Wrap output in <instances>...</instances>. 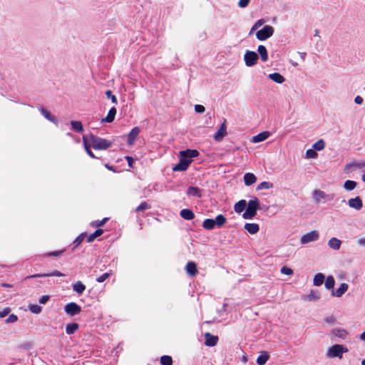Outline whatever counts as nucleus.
Here are the masks:
<instances>
[{"mask_svg": "<svg viewBox=\"0 0 365 365\" xmlns=\"http://www.w3.org/2000/svg\"><path fill=\"white\" fill-rule=\"evenodd\" d=\"M106 96L108 98L110 99L112 103L114 104L118 103V100L115 96H114L111 91L108 90L106 92Z\"/></svg>", "mask_w": 365, "mask_h": 365, "instance_id": "nucleus-48", "label": "nucleus"}, {"mask_svg": "<svg viewBox=\"0 0 365 365\" xmlns=\"http://www.w3.org/2000/svg\"><path fill=\"white\" fill-rule=\"evenodd\" d=\"M160 364L162 365H172L173 364V359L171 356L164 355L161 356L160 358Z\"/></svg>", "mask_w": 365, "mask_h": 365, "instance_id": "nucleus-42", "label": "nucleus"}, {"mask_svg": "<svg viewBox=\"0 0 365 365\" xmlns=\"http://www.w3.org/2000/svg\"><path fill=\"white\" fill-rule=\"evenodd\" d=\"M269 136V133L268 131H264L257 134V135L253 136L252 142L255 143L262 142L267 139Z\"/></svg>", "mask_w": 365, "mask_h": 365, "instance_id": "nucleus-16", "label": "nucleus"}, {"mask_svg": "<svg viewBox=\"0 0 365 365\" xmlns=\"http://www.w3.org/2000/svg\"><path fill=\"white\" fill-rule=\"evenodd\" d=\"M64 252V250H59V251H54V252H49L47 254V256L48 257H58L59 256L61 253H63Z\"/></svg>", "mask_w": 365, "mask_h": 365, "instance_id": "nucleus-56", "label": "nucleus"}, {"mask_svg": "<svg viewBox=\"0 0 365 365\" xmlns=\"http://www.w3.org/2000/svg\"><path fill=\"white\" fill-rule=\"evenodd\" d=\"M195 110L196 113H202L205 112V108L202 105H195Z\"/></svg>", "mask_w": 365, "mask_h": 365, "instance_id": "nucleus-54", "label": "nucleus"}, {"mask_svg": "<svg viewBox=\"0 0 365 365\" xmlns=\"http://www.w3.org/2000/svg\"><path fill=\"white\" fill-rule=\"evenodd\" d=\"M185 270L190 276H195L197 272L196 263L193 262H188L186 264Z\"/></svg>", "mask_w": 365, "mask_h": 365, "instance_id": "nucleus-15", "label": "nucleus"}, {"mask_svg": "<svg viewBox=\"0 0 365 365\" xmlns=\"http://www.w3.org/2000/svg\"><path fill=\"white\" fill-rule=\"evenodd\" d=\"M83 137H88V141L95 150H106L112 145V142L94 135L92 133L84 135Z\"/></svg>", "mask_w": 365, "mask_h": 365, "instance_id": "nucleus-2", "label": "nucleus"}, {"mask_svg": "<svg viewBox=\"0 0 365 365\" xmlns=\"http://www.w3.org/2000/svg\"><path fill=\"white\" fill-rule=\"evenodd\" d=\"M215 224L217 227H222L226 222V218L223 215H218L214 220Z\"/></svg>", "mask_w": 365, "mask_h": 365, "instance_id": "nucleus-40", "label": "nucleus"}, {"mask_svg": "<svg viewBox=\"0 0 365 365\" xmlns=\"http://www.w3.org/2000/svg\"><path fill=\"white\" fill-rule=\"evenodd\" d=\"M327 196V194L320 190H315L314 191V198L317 202H319L320 199H324Z\"/></svg>", "mask_w": 365, "mask_h": 365, "instance_id": "nucleus-38", "label": "nucleus"}, {"mask_svg": "<svg viewBox=\"0 0 365 365\" xmlns=\"http://www.w3.org/2000/svg\"><path fill=\"white\" fill-rule=\"evenodd\" d=\"M354 167L358 168V169H361L362 168H365V161H362V162H360V163H355L354 162Z\"/></svg>", "mask_w": 365, "mask_h": 365, "instance_id": "nucleus-58", "label": "nucleus"}, {"mask_svg": "<svg viewBox=\"0 0 365 365\" xmlns=\"http://www.w3.org/2000/svg\"><path fill=\"white\" fill-rule=\"evenodd\" d=\"M349 288V285L346 283H341L339 287L336 290H331V296L336 297H341Z\"/></svg>", "mask_w": 365, "mask_h": 365, "instance_id": "nucleus-11", "label": "nucleus"}, {"mask_svg": "<svg viewBox=\"0 0 365 365\" xmlns=\"http://www.w3.org/2000/svg\"><path fill=\"white\" fill-rule=\"evenodd\" d=\"M268 77H269V79H271L274 82H275L277 83H279V84H281V83H284V81H285V79L283 77V76H282L279 73H270V74H269Z\"/></svg>", "mask_w": 365, "mask_h": 365, "instance_id": "nucleus-23", "label": "nucleus"}, {"mask_svg": "<svg viewBox=\"0 0 365 365\" xmlns=\"http://www.w3.org/2000/svg\"><path fill=\"white\" fill-rule=\"evenodd\" d=\"M269 356L267 352L264 351L257 359V363L258 365H264L269 359Z\"/></svg>", "mask_w": 365, "mask_h": 365, "instance_id": "nucleus-33", "label": "nucleus"}, {"mask_svg": "<svg viewBox=\"0 0 365 365\" xmlns=\"http://www.w3.org/2000/svg\"><path fill=\"white\" fill-rule=\"evenodd\" d=\"M325 145L324 140L320 139L313 144L312 148L316 151H320L324 148Z\"/></svg>", "mask_w": 365, "mask_h": 365, "instance_id": "nucleus-41", "label": "nucleus"}, {"mask_svg": "<svg viewBox=\"0 0 365 365\" xmlns=\"http://www.w3.org/2000/svg\"><path fill=\"white\" fill-rule=\"evenodd\" d=\"M357 182L354 180H347L344 183V188L346 190L351 191L356 188Z\"/></svg>", "mask_w": 365, "mask_h": 365, "instance_id": "nucleus-35", "label": "nucleus"}, {"mask_svg": "<svg viewBox=\"0 0 365 365\" xmlns=\"http://www.w3.org/2000/svg\"><path fill=\"white\" fill-rule=\"evenodd\" d=\"M64 310L67 314L73 317L81 312V307L75 302H70L65 306Z\"/></svg>", "mask_w": 365, "mask_h": 365, "instance_id": "nucleus-8", "label": "nucleus"}, {"mask_svg": "<svg viewBox=\"0 0 365 365\" xmlns=\"http://www.w3.org/2000/svg\"><path fill=\"white\" fill-rule=\"evenodd\" d=\"M274 34V28L272 26L266 25L256 34V37L259 41H265Z\"/></svg>", "mask_w": 365, "mask_h": 365, "instance_id": "nucleus-5", "label": "nucleus"}, {"mask_svg": "<svg viewBox=\"0 0 365 365\" xmlns=\"http://www.w3.org/2000/svg\"><path fill=\"white\" fill-rule=\"evenodd\" d=\"M325 322L329 324H334L335 322V318L332 316L327 317Z\"/></svg>", "mask_w": 365, "mask_h": 365, "instance_id": "nucleus-61", "label": "nucleus"}, {"mask_svg": "<svg viewBox=\"0 0 365 365\" xmlns=\"http://www.w3.org/2000/svg\"><path fill=\"white\" fill-rule=\"evenodd\" d=\"M103 230H101V229H97V230H96L93 233L91 234V235L88 237V238H87V242H88V243L93 242V241H94V240H95L96 237H98L101 236V235L103 234Z\"/></svg>", "mask_w": 365, "mask_h": 365, "instance_id": "nucleus-39", "label": "nucleus"}, {"mask_svg": "<svg viewBox=\"0 0 365 365\" xmlns=\"http://www.w3.org/2000/svg\"><path fill=\"white\" fill-rule=\"evenodd\" d=\"M348 203L350 207L354 208L356 210H361L363 207L362 200L359 197L351 198L350 200H349Z\"/></svg>", "mask_w": 365, "mask_h": 365, "instance_id": "nucleus-10", "label": "nucleus"}, {"mask_svg": "<svg viewBox=\"0 0 365 365\" xmlns=\"http://www.w3.org/2000/svg\"><path fill=\"white\" fill-rule=\"evenodd\" d=\"M48 299H49V296L43 295L40 297L38 302L40 304H44L48 302Z\"/></svg>", "mask_w": 365, "mask_h": 365, "instance_id": "nucleus-57", "label": "nucleus"}, {"mask_svg": "<svg viewBox=\"0 0 365 365\" xmlns=\"http://www.w3.org/2000/svg\"><path fill=\"white\" fill-rule=\"evenodd\" d=\"M127 162H128V164L130 167H133V158L132 157H130V156H127L125 158Z\"/></svg>", "mask_w": 365, "mask_h": 365, "instance_id": "nucleus-62", "label": "nucleus"}, {"mask_svg": "<svg viewBox=\"0 0 365 365\" xmlns=\"http://www.w3.org/2000/svg\"><path fill=\"white\" fill-rule=\"evenodd\" d=\"M250 2V0H240L238 2V6L240 8H245L248 6Z\"/></svg>", "mask_w": 365, "mask_h": 365, "instance_id": "nucleus-53", "label": "nucleus"}, {"mask_svg": "<svg viewBox=\"0 0 365 365\" xmlns=\"http://www.w3.org/2000/svg\"><path fill=\"white\" fill-rule=\"evenodd\" d=\"M319 234L317 230H312L304 235L302 236L300 239V242L302 245H306L307 243L315 242L319 240Z\"/></svg>", "mask_w": 365, "mask_h": 365, "instance_id": "nucleus-7", "label": "nucleus"}, {"mask_svg": "<svg viewBox=\"0 0 365 365\" xmlns=\"http://www.w3.org/2000/svg\"><path fill=\"white\" fill-rule=\"evenodd\" d=\"M325 279V276L324 274L319 272L314 275L313 279V284L314 286H321Z\"/></svg>", "mask_w": 365, "mask_h": 365, "instance_id": "nucleus-25", "label": "nucleus"}, {"mask_svg": "<svg viewBox=\"0 0 365 365\" xmlns=\"http://www.w3.org/2000/svg\"><path fill=\"white\" fill-rule=\"evenodd\" d=\"M335 285V279L333 276H328L326 279L324 286L327 289L334 290V287Z\"/></svg>", "mask_w": 365, "mask_h": 365, "instance_id": "nucleus-36", "label": "nucleus"}, {"mask_svg": "<svg viewBox=\"0 0 365 365\" xmlns=\"http://www.w3.org/2000/svg\"><path fill=\"white\" fill-rule=\"evenodd\" d=\"M180 215L183 219L187 220H192L195 217L194 212L190 209H182Z\"/></svg>", "mask_w": 365, "mask_h": 365, "instance_id": "nucleus-22", "label": "nucleus"}, {"mask_svg": "<svg viewBox=\"0 0 365 365\" xmlns=\"http://www.w3.org/2000/svg\"><path fill=\"white\" fill-rule=\"evenodd\" d=\"M354 103L360 105L363 103V98L360 96H357L354 98Z\"/></svg>", "mask_w": 365, "mask_h": 365, "instance_id": "nucleus-60", "label": "nucleus"}, {"mask_svg": "<svg viewBox=\"0 0 365 365\" xmlns=\"http://www.w3.org/2000/svg\"><path fill=\"white\" fill-rule=\"evenodd\" d=\"M187 194L188 195L195 196V197H201V191L197 187L190 186L188 187Z\"/></svg>", "mask_w": 365, "mask_h": 365, "instance_id": "nucleus-32", "label": "nucleus"}, {"mask_svg": "<svg viewBox=\"0 0 365 365\" xmlns=\"http://www.w3.org/2000/svg\"><path fill=\"white\" fill-rule=\"evenodd\" d=\"M332 334H334L335 336L336 337H339L340 339H345L348 334V332L346 331V330L344 329H338V328H335L334 329H332Z\"/></svg>", "mask_w": 365, "mask_h": 365, "instance_id": "nucleus-28", "label": "nucleus"}, {"mask_svg": "<svg viewBox=\"0 0 365 365\" xmlns=\"http://www.w3.org/2000/svg\"><path fill=\"white\" fill-rule=\"evenodd\" d=\"M86 235H87L86 233L83 232L77 237V238L73 242V244L75 245V247L78 246L84 240Z\"/></svg>", "mask_w": 365, "mask_h": 365, "instance_id": "nucleus-46", "label": "nucleus"}, {"mask_svg": "<svg viewBox=\"0 0 365 365\" xmlns=\"http://www.w3.org/2000/svg\"><path fill=\"white\" fill-rule=\"evenodd\" d=\"M357 244L359 246L364 247L365 246V238H360L357 240Z\"/></svg>", "mask_w": 365, "mask_h": 365, "instance_id": "nucleus-63", "label": "nucleus"}, {"mask_svg": "<svg viewBox=\"0 0 365 365\" xmlns=\"http://www.w3.org/2000/svg\"><path fill=\"white\" fill-rule=\"evenodd\" d=\"M83 146L85 148L86 152L87 154L92 158H96V155L93 154V153L91 150V145L88 141V137H83Z\"/></svg>", "mask_w": 365, "mask_h": 365, "instance_id": "nucleus-26", "label": "nucleus"}, {"mask_svg": "<svg viewBox=\"0 0 365 365\" xmlns=\"http://www.w3.org/2000/svg\"><path fill=\"white\" fill-rule=\"evenodd\" d=\"M199 152L197 150L187 149L180 152V160L173 168V171H185L189 165L192 163V158H195L199 155Z\"/></svg>", "mask_w": 365, "mask_h": 365, "instance_id": "nucleus-1", "label": "nucleus"}, {"mask_svg": "<svg viewBox=\"0 0 365 365\" xmlns=\"http://www.w3.org/2000/svg\"><path fill=\"white\" fill-rule=\"evenodd\" d=\"M205 345L208 346H214L217 344L218 337L217 336L212 335L210 333L207 332L205 334Z\"/></svg>", "mask_w": 365, "mask_h": 365, "instance_id": "nucleus-12", "label": "nucleus"}, {"mask_svg": "<svg viewBox=\"0 0 365 365\" xmlns=\"http://www.w3.org/2000/svg\"><path fill=\"white\" fill-rule=\"evenodd\" d=\"M244 227L250 234L252 235L257 233L259 230V226L256 223H246Z\"/></svg>", "mask_w": 365, "mask_h": 365, "instance_id": "nucleus-18", "label": "nucleus"}, {"mask_svg": "<svg viewBox=\"0 0 365 365\" xmlns=\"http://www.w3.org/2000/svg\"><path fill=\"white\" fill-rule=\"evenodd\" d=\"M264 21L263 19L258 20L252 27L250 34H251L254 31L257 30L259 27L263 25Z\"/></svg>", "mask_w": 365, "mask_h": 365, "instance_id": "nucleus-49", "label": "nucleus"}, {"mask_svg": "<svg viewBox=\"0 0 365 365\" xmlns=\"http://www.w3.org/2000/svg\"><path fill=\"white\" fill-rule=\"evenodd\" d=\"M226 129V121L225 120L214 135V138L216 141H220L227 135Z\"/></svg>", "mask_w": 365, "mask_h": 365, "instance_id": "nucleus-9", "label": "nucleus"}, {"mask_svg": "<svg viewBox=\"0 0 365 365\" xmlns=\"http://www.w3.org/2000/svg\"><path fill=\"white\" fill-rule=\"evenodd\" d=\"M73 289L78 294H81L86 290V286L81 281H78L73 284Z\"/></svg>", "mask_w": 365, "mask_h": 365, "instance_id": "nucleus-30", "label": "nucleus"}, {"mask_svg": "<svg viewBox=\"0 0 365 365\" xmlns=\"http://www.w3.org/2000/svg\"><path fill=\"white\" fill-rule=\"evenodd\" d=\"M108 218H104L101 221L98 222L96 223V226L97 227H101V226H103L106 222L107 221Z\"/></svg>", "mask_w": 365, "mask_h": 365, "instance_id": "nucleus-64", "label": "nucleus"}, {"mask_svg": "<svg viewBox=\"0 0 365 365\" xmlns=\"http://www.w3.org/2000/svg\"><path fill=\"white\" fill-rule=\"evenodd\" d=\"M281 273L286 275H290L293 274V270L286 266H284L281 268Z\"/></svg>", "mask_w": 365, "mask_h": 365, "instance_id": "nucleus-50", "label": "nucleus"}, {"mask_svg": "<svg viewBox=\"0 0 365 365\" xmlns=\"http://www.w3.org/2000/svg\"><path fill=\"white\" fill-rule=\"evenodd\" d=\"M257 180L256 176L251 173H247L244 175L245 184L247 186H250L254 184Z\"/></svg>", "mask_w": 365, "mask_h": 365, "instance_id": "nucleus-20", "label": "nucleus"}, {"mask_svg": "<svg viewBox=\"0 0 365 365\" xmlns=\"http://www.w3.org/2000/svg\"><path fill=\"white\" fill-rule=\"evenodd\" d=\"M302 299L307 301H317L320 299V294L318 291L312 289L308 295L302 296Z\"/></svg>", "mask_w": 365, "mask_h": 365, "instance_id": "nucleus-19", "label": "nucleus"}, {"mask_svg": "<svg viewBox=\"0 0 365 365\" xmlns=\"http://www.w3.org/2000/svg\"><path fill=\"white\" fill-rule=\"evenodd\" d=\"M63 276H64V274L62 272H61L58 270H55L50 273L36 274L31 275V276L27 277V278H36V277H63Z\"/></svg>", "mask_w": 365, "mask_h": 365, "instance_id": "nucleus-13", "label": "nucleus"}, {"mask_svg": "<svg viewBox=\"0 0 365 365\" xmlns=\"http://www.w3.org/2000/svg\"><path fill=\"white\" fill-rule=\"evenodd\" d=\"M29 309L32 313L39 314L42 311V307L37 304H31L29 306Z\"/></svg>", "mask_w": 365, "mask_h": 365, "instance_id": "nucleus-44", "label": "nucleus"}, {"mask_svg": "<svg viewBox=\"0 0 365 365\" xmlns=\"http://www.w3.org/2000/svg\"><path fill=\"white\" fill-rule=\"evenodd\" d=\"M18 320V317L16 315L11 314L9 316V317L6 319V323H14Z\"/></svg>", "mask_w": 365, "mask_h": 365, "instance_id": "nucleus-51", "label": "nucleus"}, {"mask_svg": "<svg viewBox=\"0 0 365 365\" xmlns=\"http://www.w3.org/2000/svg\"><path fill=\"white\" fill-rule=\"evenodd\" d=\"M347 351L348 349L344 345L334 344L328 349L327 356L329 358L338 357L339 359H341L343 354Z\"/></svg>", "mask_w": 365, "mask_h": 365, "instance_id": "nucleus-4", "label": "nucleus"}, {"mask_svg": "<svg viewBox=\"0 0 365 365\" xmlns=\"http://www.w3.org/2000/svg\"><path fill=\"white\" fill-rule=\"evenodd\" d=\"M246 205H247L246 200H241L235 204L234 210L236 212L241 213L242 211H244L245 210Z\"/></svg>", "mask_w": 365, "mask_h": 365, "instance_id": "nucleus-27", "label": "nucleus"}, {"mask_svg": "<svg viewBox=\"0 0 365 365\" xmlns=\"http://www.w3.org/2000/svg\"><path fill=\"white\" fill-rule=\"evenodd\" d=\"M257 51L260 56L261 60L264 62L268 59V53L266 47L263 45H259L257 48Z\"/></svg>", "mask_w": 365, "mask_h": 365, "instance_id": "nucleus-24", "label": "nucleus"}, {"mask_svg": "<svg viewBox=\"0 0 365 365\" xmlns=\"http://www.w3.org/2000/svg\"><path fill=\"white\" fill-rule=\"evenodd\" d=\"M258 54L255 51H247L244 56L245 65L248 67L253 66L257 63Z\"/></svg>", "mask_w": 365, "mask_h": 365, "instance_id": "nucleus-6", "label": "nucleus"}, {"mask_svg": "<svg viewBox=\"0 0 365 365\" xmlns=\"http://www.w3.org/2000/svg\"><path fill=\"white\" fill-rule=\"evenodd\" d=\"M71 125L73 128V130L78 133H81L83 131V128L81 122L76 121V120H71Z\"/></svg>", "mask_w": 365, "mask_h": 365, "instance_id": "nucleus-31", "label": "nucleus"}, {"mask_svg": "<svg viewBox=\"0 0 365 365\" xmlns=\"http://www.w3.org/2000/svg\"><path fill=\"white\" fill-rule=\"evenodd\" d=\"M150 207V206L146 202H143L140 204L139 206H138L135 211L136 212H140V211H143V210H148Z\"/></svg>", "mask_w": 365, "mask_h": 365, "instance_id": "nucleus-45", "label": "nucleus"}, {"mask_svg": "<svg viewBox=\"0 0 365 365\" xmlns=\"http://www.w3.org/2000/svg\"><path fill=\"white\" fill-rule=\"evenodd\" d=\"M273 187V184L269 182H262L259 183L257 187V190H260L263 189H270Z\"/></svg>", "mask_w": 365, "mask_h": 365, "instance_id": "nucleus-43", "label": "nucleus"}, {"mask_svg": "<svg viewBox=\"0 0 365 365\" xmlns=\"http://www.w3.org/2000/svg\"><path fill=\"white\" fill-rule=\"evenodd\" d=\"M10 311H11V309L9 307L4 308L2 311H0V317H6V315L9 314Z\"/></svg>", "mask_w": 365, "mask_h": 365, "instance_id": "nucleus-55", "label": "nucleus"}, {"mask_svg": "<svg viewBox=\"0 0 365 365\" xmlns=\"http://www.w3.org/2000/svg\"><path fill=\"white\" fill-rule=\"evenodd\" d=\"M41 113L47 120L55 123L56 125H58V120H56V118L53 115H52L51 113L48 111L46 109L42 108L41 109Z\"/></svg>", "mask_w": 365, "mask_h": 365, "instance_id": "nucleus-29", "label": "nucleus"}, {"mask_svg": "<svg viewBox=\"0 0 365 365\" xmlns=\"http://www.w3.org/2000/svg\"><path fill=\"white\" fill-rule=\"evenodd\" d=\"M116 112H117L116 108L115 107H112L109 110L106 117L102 118L101 123H104V122L112 123L114 120V119H115V116L116 115Z\"/></svg>", "mask_w": 365, "mask_h": 365, "instance_id": "nucleus-17", "label": "nucleus"}, {"mask_svg": "<svg viewBox=\"0 0 365 365\" xmlns=\"http://www.w3.org/2000/svg\"><path fill=\"white\" fill-rule=\"evenodd\" d=\"M110 277V273L106 272L103 274L101 275L96 279V281L98 282H103L106 279H108Z\"/></svg>", "mask_w": 365, "mask_h": 365, "instance_id": "nucleus-52", "label": "nucleus"}, {"mask_svg": "<svg viewBox=\"0 0 365 365\" xmlns=\"http://www.w3.org/2000/svg\"><path fill=\"white\" fill-rule=\"evenodd\" d=\"M79 327L77 323H71L66 325V332L67 334H73L75 333Z\"/></svg>", "mask_w": 365, "mask_h": 365, "instance_id": "nucleus-34", "label": "nucleus"}, {"mask_svg": "<svg viewBox=\"0 0 365 365\" xmlns=\"http://www.w3.org/2000/svg\"><path fill=\"white\" fill-rule=\"evenodd\" d=\"M351 167H354V162L346 164L344 167V172L349 173Z\"/></svg>", "mask_w": 365, "mask_h": 365, "instance_id": "nucleus-59", "label": "nucleus"}, {"mask_svg": "<svg viewBox=\"0 0 365 365\" xmlns=\"http://www.w3.org/2000/svg\"><path fill=\"white\" fill-rule=\"evenodd\" d=\"M215 226L216 225L213 219H206L202 223V227L208 230L214 229Z\"/></svg>", "mask_w": 365, "mask_h": 365, "instance_id": "nucleus-37", "label": "nucleus"}, {"mask_svg": "<svg viewBox=\"0 0 365 365\" xmlns=\"http://www.w3.org/2000/svg\"><path fill=\"white\" fill-rule=\"evenodd\" d=\"M341 245V241L336 237H331L328 242L329 247L334 250H339Z\"/></svg>", "mask_w": 365, "mask_h": 365, "instance_id": "nucleus-21", "label": "nucleus"}, {"mask_svg": "<svg viewBox=\"0 0 365 365\" xmlns=\"http://www.w3.org/2000/svg\"><path fill=\"white\" fill-rule=\"evenodd\" d=\"M247 208L242 214V217L246 220H252L257 215V212L260 209V204L258 198L254 197L247 203Z\"/></svg>", "mask_w": 365, "mask_h": 365, "instance_id": "nucleus-3", "label": "nucleus"}, {"mask_svg": "<svg viewBox=\"0 0 365 365\" xmlns=\"http://www.w3.org/2000/svg\"><path fill=\"white\" fill-rule=\"evenodd\" d=\"M318 155L317 151L315 150L312 149H308L306 151V156L307 158H315Z\"/></svg>", "mask_w": 365, "mask_h": 365, "instance_id": "nucleus-47", "label": "nucleus"}, {"mask_svg": "<svg viewBox=\"0 0 365 365\" xmlns=\"http://www.w3.org/2000/svg\"><path fill=\"white\" fill-rule=\"evenodd\" d=\"M140 128L138 127H134L128 135V145H133L136 137L140 133Z\"/></svg>", "mask_w": 365, "mask_h": 365, "instance_id": "nucleus-14", "label": "nucleus"}]
</instances>
